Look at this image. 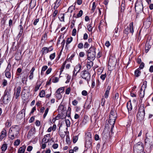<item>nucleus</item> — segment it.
Masks as SVG:
<instances>
[{
    "label": "nucleus",
    "mask_w": 153,
    "mask_h": 153,
    "mask_svg": "<svg viewBox=\"0 0 153 153\" xmlns=\"http://www.w3.org/2000/svg\"><path fill=\"white\" fill-rule=\"evenodd\" d=\"M7 81L5 79H4L3 80L2 85H3V86H6L7 84Z\"/></svg>",
    "instance_id": "obj_55"
},
{
    "label": "nucleus",
    "mask_w": 153,
    "mask_h": 153,
    "mask_svg": "<svg viewBox=\"0 0 153 153\" xmlns=\"http://www.w3.org/2000/svg\"><path fill=\"white\" fill-rule=\"evenodd\" d=\"M10 97L8 96H4L3 99V102L5 103H7L10 101Z\"/></svg>",
    "instance_id": "obj_19"
},
{
    "label": "nucleus",
    "mask_w": 153,
    "mask_h": 153,
    "mask_svg": "<svg viewBox=\"0 0 153 153\" xmlns=\"http://www.w3.org/2000/svg\"><path fill=\"white\" fill-rule=\"evenodd\" d=\"M26 146L24 145L20 147L18 153H24L25 152Z\"/></svg>",
    "instance_id": "obj_21"
},
{
    "label": "nucleus",
    "mask_w": 153,
    "mask_h": 153,
    "mask_svg": "<svg viewBox=\"0 0 153 153\" xmlns=\"http://www.w3.org/2000/svg\"><path fill=\"white\" fill-rule=\"evenodd\" d=\"M90 61H91L90 62H88L87 63V68L89 69H90L93 65V62L91 61V60Z\"/></svg>",
    "instance_id": "obj_31"
},
{
    "label": "nucleus",
    "mask_w": 153,
    "mask_h": 153,
    "mask_svg": "<svg viewBox=\"0 0 153 153\" xmlns=\"http://www.w3.org/2000/svg\"><path fill=\"white\" fill-rule=\"evenodd\" d=\"M83 47V44L82 43H79L78 45V47L79 49H82Z\"/></svg>",
    "instance_id": "obj_50"
},
{
    "label": "nucleus",
    "mask_w": 153,
    "mask_h": 153,
    "mask_svg": "<svg viewBox=\"0 0 153 153\" xmlns=\"http://www.w3.org/2000/svg\"><path fill=\"white\" fill-rule=\"evenodd\" d=\"M60 18H59L60 20L61 21H64V14H61L60 16Z\"/></svg>",
    "instance_id": "obj_52"
},
{
    "label": "nucleus",
    "mask_w": 153,
    "mask_h": 153,
    "mask_svg": "<svg viewBox=\"0 0 153 153\" xmlns=\"http://www.w3.org/2000/svg\"><path fill=\"white\" fill-rule=\"evenodd\" d=\"M33 149V147L31 146H28L27 148V151L28 152H30Z\"/></svg>",
    "instance_id": "obj_59"
},
{
    "label": "nucleus",
    "mask_w": 153,
    "mask_h": 153,
    "mask_svg": "<svg viewBox=\"0 0 153 153\" xmlns=\"http://www.w3.org/2000/svg\"><path fill=\"white\" fill-rule=\"evenodd\" d=\"M39 19H35L33 22V24L34 25H36L37 23L39 22Z\"/></svg>",
    "instance_id": "obj_61"
},
{
    "label": "nucleus",
    "mask_w": 153,
    "mask_h": 153,
    "mask_svg": "<svg viewBox=\"0 0 153 153\" xmlns=\"http://www.w3.org/2000/svg\"><path fill=\"white\" fill-rule=\"evenodd\" d=\"M53 50V48L52 46H51L48 48L46 47H43L41 51L42 55L44 54L45 53L46 54L49 52L52 51Z\"/></svg>",
    "instance_id": "obj_9"
},
{
    "label": "nucleus",
    "mask_w": 153,
    "mask_h": 153,
    "mask_svg": "<svg viewBox=\"0 0 153 153\" xmlns=\"http://www.w3.org/2000/svg\"><path fill=\"white\" fill-rule=\"evenodd\" d=\"M135 11L138 13H141L143 11V4L141 0L137 1L135 5Z\"/></svg>",
    "instance_id": "obj_4"
},
{
    "label": "nucleus",
    "mask_w": 153,
    "mask_h": 153,
    "mask_svg": "<svg viewBox=\"0 0 153 153\" xmlns=\"http://www.w3.org/2000/svg\"><path fill=\"white\" fill-rule=\"evenodd\" d=\"M117 117L115 112L111 110L109 116V123L110 124L111 123L114 124Z\"/></svg>",
    "instance_id": "obj_5"
},
{
    "label": "nucleus",
    "mask_w": 153,
    "mask_h": 153,
    "mask_svg": "<svg viewBox=\"0 0 153 153\" xmlns=\"http://www.w3.org/2000/svg\"><path fill=\"white\" fill-rule=\"evenodd\" d=\"M36 5V2L32 0L30 4V7L31 9L33 8Z\"/></svg>",
    "instance_id": "obj_27"
},
{
    "label": "nucleus",
    "mask_w": 153,
    "mask_h": 153,
    "mask_svg": "<svg viewBox=\"0 0 153 153\" xmlns=\"http://www.w3.org/2000/svg\"><path fill=\"white\" fill-rule=\"evenodd\" d=\"M78 103V102L76 100H75L72 102V104L74 106L76 105Z\"/></svg>",
    "instance_id": "obj_60"
},
{
    "label": "nucleus",
    "mask_w": 153,
    "mask_h": 153,
    "mask_svg": "<svg viewBox=\"0 0 153 153\" xmlns=\"http://www.w3.org/2000/svg\"><path fill=\"white\" fill-rule=\"evenodd\" d=\"M127 107L128 112L129 111H131L132 109V108L131 103H130V105H128L127 103Z\"/></svg>",
    "instance_id": "obj_42"
},
{
    "label": "nucleus",
    "mask_w": 153,
    "mask_h": 153,
    "mask_svg": "<svg viewBox=\"0 0 153 153\" xmlns=\"http://www.w3.org/2000/svg\"><path fill=\"white\" fill-rule=\"evenodd\" d=\"M48 68V67L47 66H44L42 68L41 74L42 75L43 74V72Z\"/></svg>",
    "instance_id": "obj_36"
},
{
    "label": "nucleus",
    "mask_w": 153,
    "mask_h": 153,
    "mask_svg": "<svg viewBox=\"0 0 153 153\" xmlns=\"http://www.w3.org/2000/svg\"><path fill=\"white\" fill-rule=\"evenodd\" d=\"M7 146L6 144H3L1 147V149L3 151H5L7 148Z\"/></svg>",
    "instance_id": "obj_32"
},
{
    "label": "nucleus",
    "mask_w": 153,
    "mask_h": 153,
    "mask_svg": "<svg viewBox=\"0 0 153 153\" xmlns=\"http://www.w3.org/2000/svg\"><path fill=\"white\" fill-rule=\"evenodd\" d=\"M96 48L91 46L87 51V59L89 60H94L96 57Z\"/></svg>",
    "instance_id": "obj_2"
},
{
    "label": "nucleus",
    "mask_w": 153,
    "mask_h": 153,
    "mask_svg": "<svg viewBox=\"0 0 153 153\" xmlns=\"http://www.w3.org/2000/svg\"><path fill=\"white\" fill-rule=\"evenodd\" d=\"M45 95V92L44 90H42L39 93V96L41 97H43Z\"/></svg>",
    "instance_id": "obj_35"
},
{
    "label": "nucleus",
    "mask_w": 153,
    "mask_h": 153,
    "mask_svg": "<svg viewBox=\"0 0 153 153\" xmlns=\"http://www.w3.org/2000/svg\"><path fill=\"white\" fill-rule=\"evenodd\" d=\"M55 56V53H53L52 54H51L49 56L50 59L51 60L53 59Z\"/></svg>",
    "instance_id": "obj_43"
},
{
    "label": "nucleus",
    "mask_w": 153,
    "mask_h": 153,
    "mask_svg": "<svg viewBox=\"0 0 153 153\" xmlns=\"http://www.w3.org/2000/svg\"><path fill=\"white\" fill-rule=\"evenodd\" d=\"M66 126L67 127H69L70 125V122L69 120L67 119L65 120Z\"/></svg>",
    "instance_id": "obj_44"
},
{
    "label": "nucleus",
    "mask_w": 153,
    "mask_h": 153,
    "mask_svg": "<svg viewBox=\"0 0 153 153\" xmlns=\"http://www.w3.org/2000/svg\"><path fill=\"white\" fill-rule=\"evenodd\" d=\"M143 24L146 25L147 27H150L151 24L150 18V17L148 18L146 21L144 22Z\"/></svg>",
    "instance_id": "obj_17"
},
{
    "label": "nucleus",
    "mask_w": 153,
    "mask_h": 153,
    "mask_svg": "<svg viewBox=\"0 0 153 153\" xmlns=\"http://www.w3.org/2000/svg\"><path fill=\"white\" fill-rule=\"evenodd\" d=\"M7 132L5 128H4L1 132V134L0 136V138L1 139H3L6 135Z\"/></svg>",
    "instance_id": "obj_20"
},
{
    "label": "nucleus",
    "mask_w": 153,
    "mask_h": 153,
    "mask_svg": "<svg viewBox=\"0 0 153 153\" xmlns=\"http://www.w3.org/2000/svg\"><path fill=\"white\" fill-rule=\"evenodd\" d=\"M124 33L127 35L129 32L131 33L132 34L134 32L133 23L131 22L129 24V26L127 27L123 31Z\"/></svg>",
    "instance_id": "obj_6"
},
{
    "label": "nucleus",
    "mask_w": 153,
    "mask_h": 153,
    "mask_svg": "<svg viewBox=\"0 0 153 153\" xmlns=\"http://www.w3.org/2000/svg\"><path fill=\"white\" fill-rule=\"evenodd\" d=\"M52 70V68H49L46 71V74H49L51 72Z\"/></svg>",
    "instance_id": "obj_63"
},
{
    "label": "nucleus",
    "mask_w": 153,
    "mask_h": 153,
    "mask_svg": "<svg viewBox=\"0 0 153 153\" xmlns=\"http://www.w3.org/2000/svg\"><path fill=\"white\" fill-rule=\"evenodd\" d=\"M106 74H102L100 76V78L103 80L104 81L106 77Z\"/></svg>",
    "instance_id": "obj_46"
},
{
    "label": "nucleus",
    "mask_w": 153,
    "mask_h": 153,
    "mask_svg": "<svg viewBox=\"0 0 153 153\" xmlns=\"http://www.w3.org/2000/svg\"><path fill=\"white\" fill-rule=\"evenodd\" d=\"M119 94L118 93H117L115 94L114 97H113V99L114 100H117L119 98Z\"/></svg>",
    "instance_id": "obj_47"
},
{
    "label": "nucleus",
    "mask_w": 153,
    "mask_h": 153,
    "mask_svg": "<svg viewBox=\"0 0 153 153\" xmlns=\"http://www.w3.org/2000/svg\"><path fill=\"white\" fill-rule=\"evenodd\" d=\"M80 76L82 78L85 80L88 84L89 82L91 79V75L89 72L86 70L83 71L81 73Z\"/></svg>",
    "instance_id": "obj_3"
},
{
    "label": "nucleus",
    "mask_w": 153,
    "mask_h": 153,
    "mask_svg": "<svg viewBox=\"0 0 153 153\" xmlns=\"http://www.w3.org/2000/svg\"><path fill=\"white\" fill-rule=\"evenodd\" d=\"M5 75L6 76L7 78H10L11 77L10 73L9 72H6L5 73Z\"/></svg>",
    "instance_id": "obj_45"
},
{
    "label": "nucleus",
    "mask_w": 153,
    "mask_h": 153,
    "mask_svg": "<svg viewBox=\"0 0 153 153\" xmlns=\"http://www.w3.org/2000/svg\"><path fill=\"white\" fill-rule=\"evenodd\" d=\"M75 53H73L71 56L68 59V60L70 61L71 60V59H72L74 57V56H75Z\"/></svg>",
    "instance_id": "obj_53"
},
{
    "label": "nucleus",
    "mask_w": 153,
    "mask_h": 153,
    "mask_svg": "<svg viewBox=\"0 0 153 153\" xmlns=\"http://www.w3.org/2000/svg\"><path fill=\"white\" fill-rule=\"evenodd\" d=\"M59 4H58V3H56V2H55V5L53 7L54 10H56L57 9L59 5Z\"/></svg>",
    "instance_id": "obj_62"
},
{
    "label": "nucleus",
    "mask_w": 153,
    "mask_h": 153,
    "mask_svg": "<svg viewBox=\"0 0 153 153\" xmlns=\"http://www.w3.org/2000/svg\"><path fill=\"white\" fill-rule=\"evenodd\" d=\"M11 123L10 120H7L5 123V127L8 128L10 127L11 125Z\"/></svg>",
    "instance_id": "obj_29"
},
{
    "label": "nucleus",
    "mask_w": 153,
    "mask_h": 153,
    "mask_svg": "<svg viewBox=\"0 0 153 153\" xmlns=\"http://www.w3.org/2000/svg\"><path fill=\"white\" fill-rule=\"evenodd\" d=\"M125 4H122L121 5V11L122 12H123L125 9Z\"/></svg>",
    "instance_id": "obj_51"
},
{
    "label": "nucleus",
    "mask_w": 153,
    "mask_h": 153,
    "mask_svg": "<svg viewBox=\"0 0 153 153\" xmlns=\"http://www.w3.org/2000/svg\"><path fill=\"white\" fill-rule=\"evenodd\" d=\"M73 40V38L71 37L70 38H68L66 43V47H67V45L70 43Z\"/></svg>",
    "instance_id": "obj_33"
},
{
    "label": "nucleus",
    "mask_w": 153,
    "mask_h": 153,
    "mask_svg": "<svg viewBox=\"0 0 153 153\" xmlns=\"http://www.w3.org/2000/svg\"><path fill=\"white\" fill-rule=\"evenodd\" d=\"M47 34L45 33L44 35L42 36V38L41 39V42H45V41L47 40Z\"/></svg>",
    "instance_id": "obj_24"
},
{
    "label": "nucleus",
    "mask_w": 153,
    "mask_h": 153,
    "mask_svg": "<svg viewBox=\"0 0 153 153\" xmlns=\"http://www.w3.org/2000/svg\"><path fill=\"white\" fill-rule=\"evenodd\" d=\"M35 70V68L33 67L30 71V74L29 76V78L30 80H32L33 78V72Z\"/></svg>",
    "instance_id": "obj_16"
},
{
    "label": "nucleus",
    "mask_w": 153,
    "mask_h": 153,
    "mask_svg": "<svg viewBox=\"0 0 153 153\" xmlns=\"http://www.w3.org/2000/svg\"><path fill=\"white\" fill-rule=\"evenodd\" d=\"M52 81L54 83L57 82L59 81V78L57 77H55L53 79Z\"/></svg>",
    "instance_id": "obj_54"
},
{
    "label": "nucleus",
    "mask_w": 153,
    "mask_h": 153,
    "mask_svg": "<svg viewBox=\"0 0 153 153\" xmlns=\"http://www.w3.org/2000/svg\"><path fill=\"white\" fill-rule=\"evenodd\" d=\"M64 90V87H61L58 89L56 91V93L61 94L62 93Z\"/></svg>",
    "instance_id": "obj_30"
},
{
    "label": "nucleus",
    "mask_w": 153,
    "mask_h": 153,
    "mask_svg": "<svg viewBox=\"0 0 153 153\" xmlns=\"http://www.w3.org/2000/svg\"><path fill=\"white\" fill-rule=\"evenodd\" d=\"M19 128L18 127H11L8 133L9 138L12 140L17 138L19 134Z\"/></svg>",
    "instance_id": "obj_1"
},
{
    "label": "nucleus",
    "mask_w": 153,
    "mask_h": 153,
    "mask_svg": "<svg viewBox=\"0 0 153 153\" xmlns=\"http://www.w3.org/2000/svg\"><path fill=\"white\" fill-rule=\"evenodd\" d=\"M66 78L67 79V80L66 81L65 83H67L70 82L71 78V76H70L68 74H66Z\"/></svg>",
    "instance_id": "obj_41"
},
{
    "label": "nucleus",
    "mask_w": 153,
    "mask_h": 153,
    "mask_svg": "<svg viewBox=\"0 0 153 153\" xmlns=\"http://www.w3.org/2000/svg\"><path fill=\"white\" fill-rule=\"evenodd\" d=\"M82 94L83 96H86L87 95L88 93L86 91L83 90L82 92Z\"/></svg>",
    "instance_id": "obj_64"
},
{
    "label": "nucleus",
    "mask_w": 153,
    "mask_h": 153,
    "mask_svg": "<svg viewBox=\"0 0 153 153\" xmlns=\"http://www.w3.org/2000/svg\"><path fill=\"white\" fill-rule=\"evenodd\" d=\"M20 143V140L19 139H17L13 143V144L14 146H18L19 144Z\"/></svg>",
    "instance_id": "obj_37"
},
{
    "label": "nucleus",
    "mask_w": 153,
    "mask_h": 153,
    "mask_svg": "<svg viewBox=\"0 0 153 153\" xmlns=\"http://www.w3.org/2000/svg\"><path fill=\"white\" fill-rule=\"evenodd\" d=\"M145 143L151 147L153 145V137L150 136L147 137L145 140Z\"/></svg>",
    "instance_id": "obj_8"
},
{
    "label": "nucleus",
    "mask_w": 153,
    "mask_h": 153,
    "mask_svg": "<svg viewBox=\"0 0 153 153\" xmlns=\"http://www.w3.org/2000/svg\"><path fill=\"white\" fill-rule=\"evenodd\" d=\"M52 147L54 149H56L58 148V145L57 143H54L52 146Z\"/></svg>",
    "instance_id": "obj_56"
},
{
    "label": "nucleus",
    "mask_w": 153,
    "mask_h": 153,
    "mask_svg": "<svg viewBox=\"0 0 153 153\" xmlns=\"http://www.w3.org/2000/svg\"><path fill=\"white\" fill-rule=\"evenodd\" d=\"M87 29L88 30L89 32H91L92 30L91 25H89L87 26Z\"/></svg>",
    "instance_id": "obj_49"
},
{
    "label": "nucleus",
    "mask_w": 153,
    "mask_h": 153,
    "mask_svg": "<svg viewBox=\"0 0 153 153\" xmlns=\"http://www.w3.org/2000/svg\"><path fill=\"white\" fill-rule=\"evenodd\" d=\"M138 111L141 112L145 113L144 105L143 104H141L140 105L139 109Z\"/></svg>",
    "instance_id": "obj_22"
},
{
    "label": "nucleus",
    "mask_w": 153,
    "mask_h": 153,
    "mask_svg": "<svg viewBox=\"0 0 153 153\" xmlns=\"http://www.w3.org/2000/svg\"><path fill=\"white\" fill-rule=\"evenodd\" d=\"M150 40L147 41L145 44V48L146 53L148 51L151 47V44L150 43Z\"/></svg>",
    "instance_id": "obj_12"
},
{
    "label": "nucleus",
    "mask_w": 153,
    "mask_h": 153,
    "mask_svg": "<svg viewBox=\"0 0 153 153\" xmlns=\"http://www.w3.org/2000/svg\"><path fill=\"white\" fill-rule=\"evenodd\" d=\"M10 91L11 90L10 89H6L4 92V96H8L9 97H11Z\"/></svg>",
    "instance_id": "obj_18"
},
{
    "label": "nucleus",
    "mask_w": 153,
    "mask_h": 153,
    "mask_svg": "<svg viewBox=\"0 0 153 153\" xmlns=\"http://www.w3.org/2000/svg\"><path fill=\"white\" fill-rule=\"evenodd\" d=\"M55 96L58 99H60L61 98L62 96L61 94L59 93H55Z\"/></svg>",
    "instance_id": "obj_39"
},
{
    "label": "nucleus",
    "mask_w": 153,
    "mask_h": 153,
    "mask_svg": "<svg viewBox=\"0 0 153 153\" xmlns=\"http://www.w3.org/2000/svg\"><path fill=\"white\" fill-rule=\"evenodd\" d=\"M89 46V44H88V43L87 42H85L84 45V48H88V47Z\"/></svg>",
    "instance_id": "obj_58"
},
{
    "label": "nucleus",
    "mask_w": 153,
    "mask_h": 153,
    "mask_svg": "<svg viewBox=\"0 0 153 153\" xmlns=\"http://www.w3.org/2000/svg\"><path fill=\"white\" fill-rule=\"evenodd\" d=\"M96 7V3L95 2H94L93 3L91 9V12L92 13H93L94 12Z\"/></svg>",
    "instance_id": "obj_34"
},
{
    "label": "nucleus",
    "mask_w": 153,
    "mask_h": 153,
    "mask_svg": "<svg viewBox=\"0 0 153 153\" xmlns=\"http://www.w3.org/2000/svg\"><path fill=\"white\" fill-rule=\"evenodd\" d=\"M86 137L85 139H92L91 134L90 132H87L86 133Z\"/></svg>",
    "instance_id": "obj_25"
},
{
    "label": "nucleus",
    "mask_w": 153,
    "mask_h": 153,
    "mask_svg": "<svg viewBox=\"0 0 153 153\" xmlns=\"http://www.w3.org/2000/svg\"><path fill=\"white\" fill-rule=\"evenodd\" d=\"M145 114V113L141 112L138 111L137 115V117L140 120H142L144 119Z\"/></svg>",
    "instance_id": "obj_14"
},
{
    "label": "nucleus",
    "mask_w": 153,
    "mask_h": 153,
    "mask_svg": "<svg viewBox=\"0 0 153 153\" xmlns=\"http://www.w3.org/2000/svg\"><path fill=\"white\" fill-rule=\"evenodd\" d=\"M25 109L26 107H24L19 112V115H20L21 117H23V114L24 115L25 114Z\"/></svg>",
    "instance_id": "obj_26"
},
{
    "label": "nucleus",
    "mask_w": 153,
    "mask_h": 153,
    "mask_svg": "<svg viewBox=\"0 0 153 153\" xmlns=\"http://www.w3.org/2000/svg\"><path fill=\"white\" fill-rule=\"evenodd\" d=\"M74 9L75 7L73 6V5H72L69 7V8H68V11L69 12L71 13L73 11V10H74Z\"/></svg>",
    "instance_id": "obj_38"
},
{
    "label": "nucleus",
    "mask_w": 153,
    "mask_h": 153,
    "mask_svg": "<svg viewBox=\"0 0 153 153\" xmlns=\"http://www.w3.org/2000/svg\"><path fill=\"white\" fill-rule=\"evenodd\" d=\"M141 72L138 69L136 70L134 72V74L135 76L138 77L141 74Z\"/></svg>",
    "instance_id": "obj_28"
},
{
    "label": "nucleus",
    "mask_w": 153,
    "mask_h": 153,
    "mask_svg": "<svg viewBox=\"0 0 153 153\" xmlns=\"http://www.w3.org/2000/svg\"><path fill=\"white\" fill-rule=\"evenodd\" d=\"M85 146L87 148H90L92 146V139H85Z\"/></svg>",
    "instance_id": "obj_13"
},
{
    "label": "nucleus",
    "mask_w": 153,
    "mask_h": 153,
    "mask_svg": "<svg viewBox=\"0 0 153 153\" xmlns=\"http://www.w3.org/2000/svg\"><path fill=\"white\" fill-rule=\"evenodd\" d=\"M82 65L79 63L76 65L74 68L73 71V76H76L77 74L79 72L81 68Z\"/></svg>",
    "instance_id": "obj_10"
},
{
    "label": "nucleus",
    "mask_w": 153,
    "mask_h": 153,
    "mask_svg": "<svg viewBox=\"0 0 153 153\" xmlns=\"http://www.w3.org/2000/svg\"><path fill=\"white\" fill-rule=\"evenodd\" d=\"M48 111H49V108H47L45 111V113L43 115V118H45V117H46L48 112Z\"/></svg>",
    "instance_id": "obj_48"
},
{
    "label": "nucleus",
    "mask_w": 153,
    "mask_h": 153,
    "mask_svg": "<svg viewBox=\"0 0 153 153\" xmlns=\"http://www.w3.org/2000/svg\"><path fill=\"white\" fill-rule=\"evenodd\" d=\"M83 14V11L82 10H80L79 11V13L77 14L76 16H74V15L73 16V17H75L76 18H78L79 17H81Z\"/></svg>",
    "instance_id": "obj_23"
},
{
    "label": "nucleus",
    "mask_w": 153,
    "mask_h": 153,
    "mask_svg": "<svg viewBox=\"0 0 153 153\" xmlns=\"http://www.w3.org/2000/svg\"><path fill=\"white\" fill-rule=\"evenodd\" d=\"M143 144L142 142H139L134 145V149L137 151H142L143 149Z\"/></svg>",
    "instance_id": "obj_7"
},
{
    "label": "nucleus",
    "mask_w": 153,
    "mask_h": 153,
    "mask_svg": "<svg viewBox=\"0 0 153 153\" xmlns=\"http://www.w3.org/2000/svg\"><path fill=\"white\" fill-rule=\"evenodd\" d=\"M36 132L35 128H32L30 130L27 135V137L29 138L30 136L35 133Z\"/></svg>",
    "instance_id": "obj_15"
},
{
    "label": "nucleus",
    "mask_w": 153,
    "mask_h": 153,
    "mask_svg": "<svg viewBox=\"0 0 153 153\" xmlns=\"http://www.w3.org/2000/svg\"><path fill=\"white\" fill-rule=\"evenodd\" d=\"M21 91V87L19 86H18L16 89L15 90V92L14 93V95L15 96L16 99H17L20 96Z\"/></svg>",
    "instance_id": "obj_11"
},
{
    "label": "nucleus",
    "mask_w": 153,
    "mask_h": 153,
    "mask_svg": "<svg viewBox=\"0 0 153 153\" xmlns=\"http://www.w3.org/2000/svg\"><path fill=\"white\" fill-rule=\"evenodd\" d=\"M76 31L75 28H74L72 31V35L73 36H75L76 34Z\"/></svg>",
    "instance_id": "obj_57"
},
{
    "label": "nucleus",
    "mask_w": 153,
    "mask_h": 153,
    "mask_svg": "<svg viewBox=\"0 0 153 153\" xmlns=\"http://www.w3.org/2000/svg\"><path fill=\"white\" fill-rule=\"evenodd\" d=\"M49 139V138H48V139H47L46 137H44V138L42 140V142L45 143H47L48 142Z\"/></svg>",
    "instance_id": "obj_40"
}]
</instances>
